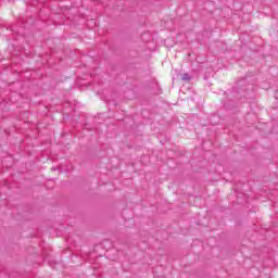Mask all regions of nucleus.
I'll list each match as a JSON object with an SVG mask.
<instances>
[{"instance_id": "f257e3e1", "label": "nucleus", "mask_w": 278, "mask_h": 278, "mask_svg": "<svg viewBox=\"0 0 278 278\" xmlns=\"http://www.w3.org/2000/svg\"><path fill=\"white\" fill-rule=\"evenodd\" d=\"M182 79H184V80H188V79H190V77H188V75L185 74V75L182 76Z\"/></svg>"}]
</instances>
